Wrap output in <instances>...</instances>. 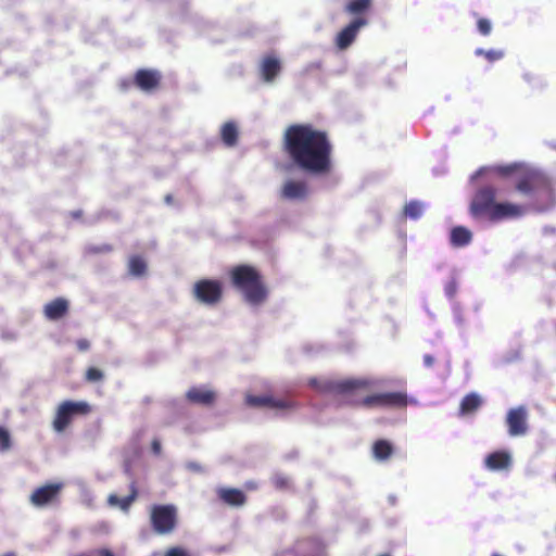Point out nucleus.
I'll return each mask as SVG.
<instances>
[{
    "instance_id": "nucleus-24",
    "label": "nucleus",
    "mask_w": 556,
    "mask_h": 556,
    "mask_svg": "<svg viewBox=\"0 0 556 556\" xmlns=\"http://www.w3.org/2000/svg\"><path fill=\"white\" fill-rule=\"evenodd\" d=\"M147 262L140 255H131L128 260V271L131 276L142 277L147 273Z\"/></svg>"
},
{
    "instance_id": "nucleus-20",
    "label": "nucleus",
    "mask_w": 556,
    "mask_h": 556,
    "mask_svg": "<svg viewBox=\"0 0 556 556\" xmlns=\"http://www.w3.org/2000/svg\"><path fill=\"white\" fill-rule=\"evenodd\" d=\"M138 497V490L136 483L132 482L130 484V493L129 495L119 498L116 494H110L108 497V504L110 506H118L123 511L127 513L131 506V504Z\"/></svg>"
},
{
    "instance_id": "nucleus-11",
    "label": "nucleus",
    "mask_w": 556,
    "mask_h": 556,
    "mask_svg": "<svg viewBox=\"0 0 556 556\" xmlns=\"http://www.w3.org/2000/svg\"><path fill=\"white\" fill-rule=\"evenodd\" d=\"M161 80V73L152 68H140L134 76L135 86L144 92H151L157 89Z\"/></svg>"
},
{
    "instance_id": "nucleus-4",
    "label": "nucleus",
    "mask_w": 556,
    "mask_h": 556,
    "mask_svg": "<svg viewBox=\"0 0 556 556\" xmlns=\"http://www.w3.org/2000/svg\"><path fill=\"white\" fill-rule=\"evenodd\" d=\"M515 189L528 201L530 211L544 212L556 203V195L551 179L541 170L523 168L516 180Z\"/></svg>"
},
{
    "instance_id": "nucleus-5",
    "label": "nucleus",
    "mask_w": 556,
    "mask_h": 556,
    "mask_svg": "<svg viewBox=\"0 0 556 556\" xmlns=\"http://www.w3.org/2000/svg\"><path fill=\"white\" fill-rule=\"evenodd\" d=\"M232 286L242 292L244 300L260 305L267 299V288L260 271L251 265H237L229 273Z\"/></svg>"
},
{
    "instance_id": "nucleus-19",
    "label": "nucleus",
    "mask_w": 556,
    "mask_h": 556,
    "mask_svg": "<svg viewBox=\"0 0 556 556\" xmlns=\"http://www.w3.org/2000/svg\"><path fill=\"white\" fill-rule=\"evenodd\" d=\"M484 463L490 470H503L510 466L511 458L507 452L497 451L489 454Z\"/></svg>"
},
{
    "instance_id": "nucleus-37",
    "label": "nucleus",
    "mask_w": 556,
    "mask_h": 556,
    "mask_svg": "<svg viewBox=\"0 0 556 556\" xmlns=\"http://www.w3.org/2000/svg\"><path fill=\"white\" fill-rule=\"evenodd\" d=\"M165 556H189V555L186 551H184L180 547H172L166 552Z\"/></svg>"
},
{
    "instance_id": "nucleus-40",
    "label": "nucleus",
    "mask_w": 556,
    "mask_h": 556,
    "mask_svg": "<svg viewBox=\"0 0 556 556\" xmlns=\"http://www.w3.org/2000/svg\"><path fill=\"white\" fill-rule=\"evenodd\" d=\"M93 556H114V554L108 548H100L93 552Z\"/></svg>"
},
{
    "instance_id": "nucleus-43",
    "label": "nucleus",
    "mask_w": 556,
    "mask_h": 556,
    "mask_svg": "<svg viewBox=\"0 0 556 556\" xmlns=\"http://www.w3.org/2000/svg\"><path fill=\"white\" fill-rule=\"evenodd\" d=\"M2 556H16V555L13 552H8V553H4Z\"/></svg>"
},
{
    "instance_id": "nucleus-8",
    "label": "nucleus",
    "mask_w": 556,
    "mask_h": 556,
    "mask_svg": "<svg viewBox=\"0 0 556 556\" xmlns=\"http://www.w3.org/2000/svg\"><path fill=\"white\" fill-rule=\"evenodd\" d=\"M91 410L90 406L86 402H62L55 413L53 419V429L56 432H63L78 415H87Z\"/></svg>"
},
{
    "instance_id": "nucleus-21",
    "label": "nucleus",
    "mask_w": 556,
    "mask_h": 556,
    "mask_svg": "<svg viewBox=\"0 0 556 556\" xmlns=\"http://www.w3.org/2000/svg\"><path fill=\"white\" fill-rule=\"evenodd\" d=\"M482 405V399L479 394L472 392L465 395L459 405V415L466 416L476 413Z\"/></svg>"
},
{
    "instance_id": "nucleus-26",
    "label": "nucleus",
    "mask_w": 556,
    "mask_h": 556,
    "mask_svg": "<svg viewBox=\"0 0 556 556\" xmlns=\"http://www.w3.org/2000/svg\"><path fill=\"white\" fill-rule=\"evenodd\" d=\"M372 0H349L345 4V12L352 15L366 13L371 7Z\"/></svg>"
},
{
    "instance_id": "nucleus-7",
    "label": "nucleus",
    "mask_w": 556,
    "mask_h": 556,
    "mask_svg": "<svg viewBox=\"0 0 556 556\" xmlns=\"http://www.w3.org/2000/svg\"><path fill=\"white\" fill-rule=\"evenodd\" d=\"M224 288L217 279H200L192 287L194 300L207 306H215L223 300Z\"/></svg>"
},
{
    "instance_id": "nucleus-31",
    "label": "nucleus",
    "mask_w": 556,
    "mask_h": 556,
    "mask_svg": "<svg viewBox=\"0 0 556 556\" xmlns=\"http://www.w3.org/2000/svg\"><path fill=\"white\" fill-rule=\"evenodd\" d=\"M522 169L523 167L518 164L502 165L495 168L496 173L500 174L501 176H509L514 173L519 174Z\"/></svg>"
},
{
    "instance_id": "nucleus-38",
    "label": "nucleus",
    "mask_w": 556,
    "mask_h": 556,
    "mask_svg": "<svg viewBox=\"0 0 556 556\" xmlns=\"http://www.w3.org/2000/svg\"><path fill=\"white\" fill-rule=\"evenodd\" d=\"M76 346L80 352H86L90 348V342L87 339H79L76 341Z\"/></svg>"
},
{
    "instance_id": "nucleus-27",
    "label": "nucleus",
    "mask_w": 556,
    "mask_h": 556,
    "mask_svg": "<svg viewBox=\"0 0 556 556\" xmlns=\"http://www.w3.org/2000/svg\"><path fill=\"white\" fill-rule=\"evenodd\" d=\"M424 212V204L417 200H412L405 204L403 213L406 217L417 219Z\"/></svg>"
},
{
    "instance_id": "nucleus-44",
    "label": "nucleus",
    "mask_w": 556,
    "mask_h": 556,
    "mask_svg": "<svg viewBox=\"0 0 556 556\" xmlns=\"http://www.w3.org/2000/svg\"><path fill=\"white\" fill-rule=\"evenodd\" d=\"M379 556H390V555H389V554H381V555H379Z\"/></svg>"
},
{
    "instance_id": "nucleus-16",
    "label": "nucleus",
    "mask_w": 556,
    "mask_h": 556,
    "mask_svg": "<svg viewBox=\"0 0 556 556\" xmlns=\"http://www.w3.org/2000/svg\"><path fill=\"white\" fill-rule=\"evenodd\" d=\"M186 397L189 402L201 405H212L215 402L216 394L214 391L193 387L188 390Z\"/></svg>"
},
{
    "instance_id": "nucleus-23",
    "label": "nucleus",
    "mask_w": 556,
    "mask_h": 556,
    "mask_svg": "<svg viewBox=\"0 0 556 556\" xmlns=\"http://www.w3.org/2000/svg\"><path fill=\"white\" fill-rule=\"evenodd\" d=\"M393 454V446L388 440H377L372 444V455L377 460L384 462Z\"/></svg>"
},
{
    "instance_id": "nucleus-28",
    "label": "nucleus",
    "mask_w": 556,
    "mask_h": 556,
    "mask_svg": "<svg viewBox=\"0 0 556 556\" xmlns=\"http://www.w3.org/2000/svg\"><path fill=\"white\" fill-rule=\"evenodd\" d=\"M475 54L484 56L489 62H496L504 56V52L502 50H484L482 48H478L475 51Z\"/></svg>"
},
{
    "instance_id": "nucleus-39",
    "label": "nucleus",
    "mask_w": 556,
    "mask_h": 556,
    "mask_svg": "<svg viewBox=\"0 0 556 556\" xmlns=\"http://www.w3.org/2000/svg\"><path fill=\"white\" fill-rule=\"evenodd\" d=\"M151 450H152V453L156 456L161 455L162 453V445H161V442L159 439H154L152 440L151 442Z\"/></svg>"
},
{
    "instance_id": "nucleus-25",
    "label": "nucleus",
    "mask_w": 556,
    "mask_h": 556,
    "mask_svg": "<svg viewBox=\"0 0 556 556\" xmlns=\"http://www.w3.org/2000/svg\"><path fill=\"white\" fill-rule=\"evenodd\" d=\"M220 135L223 142L228 147L235 146L238 141V129L232 122H227L223 125Z\"/></svg>"
},
{
    "instance_id": "nucleus-6",
    "label": "nucleus",
    "mask_w": 556,
    "mask_h": 556,
    "mask_svg": "<svg viewBox=\"0 0 556 556\" xmlns=\"http://www.w3.org/2000/svg\"><path fill=\"white\" fill-rule=\"evenodd\" d=\"M177 508L173 504H155L150 508V522L157 534H169L177 526Z\"/></svg>"
},
{
    "instance_id": "nucleus-10",
    "label": "nucleus",
    "mask_w": 556,
    "mask_h": 556,
    "mask_svg": "<svg viewBox=\"0 0 556 556\" xmlns=\"http://www.w3.org/2000/svg\"><path fill=\"white\" fill-rule=\"evenodd\" d=\"M368 24L367 17L363 14L356 15V17L349 23L337 36L336 43L340 49H346L355 40L358 30Z\"/></svg>"
},
{
    "instance_id": "nucleus-36",
    "label": "nucleus",
    "mask_w": 556,
    "mask_h": 556,
    "mask_svg": "<svg viewBox=\"0 0 556 556\" xmlns=\"http://www.w3.org/2000/svg\"><path fill=\"white\" fill-rule=\"evenodd\" d=\"M444 291H445V294L450 298V299H453L455 295H456V292H457V283L455 280H451L446 283L445 288H444Z\"/></svg>"
},
{
    "instance_id": "nucleus-41",
    "label": "nucleus",
    "mask_w": 556,
    "mask_h": 556,
    "mask_svg": "<svg viewBox=\"0 0 556 556\" xmlns=\"http://www.w3.org/2000/svg\"><path fill=\"white\" fill-rule=\"evenodd\" d=\"M422 359L426 367H432L434 365V357L430 354H425Z\"/></svg>"
},
{
    "instance_id": "nucleus-33",
    "label": "nucleus",
    "mask_w": 556,
    "mask_h": 556,
    "mask_svg": "<svg viewBox=\"0 0 556 556\" xmlns=\"http://www.w3.org/2000/svg\"><path fill=\"white\" fill-rule=\"evenodd\" d=\"M11 448V437L7 429L0 426V452Z\"/></svg>"
},
{
    "instance_id": "nucleus-29",
    "label": "nucleus",
    "mask_w": 556,
    "mask_h": 556,
    "mask_svg": "<svg viewBox=\"0 0 556 556\" xmlns=\"http://www.w3.org/2000/svg\"><path fill=\"white\" fill-rule=\"evenodd\" d=\"M315 553L317 556H325L326 545L318 538H308L304 541Z\"/></svg>"
},
{
    "instance_id": "nucleus-2",
    "label": "nucleus",
    "mask_w": 556,
    "mask_h": 556,
    "mask_svg": "<svg viewBox=\"0 0 556 556\" xmlns=\"http://www.w3.org/2000/svg\"><path fill=\"white\" fill-rule=\"evenodd\" d=\"M374 381L368 378H349L340 380H327L319 390L341 395L344 403L354 407L364 408H405L408 404V396L405 391L375 393L361 396L363 392L370 390Z\"/></svg>"
},
{
    "instance_id": "nucleus-35",
    "label": "nucleus",
    "mask_w": 556,
    "mask_h": 556,
    "mask_svg": "<svg viewBox=\"0 0 556 556\" xmlns=\"http://www.w3.org/2000/svg\"><path fill=\"white\" fill-rule=\"evenodd\" d=\"M113 250L111 244L89 245L86 248L88 254L109 253Z\"/></svg>"
},
{
    "instance_id": "nucleus-12",
    "label": "nucleus",
    "mask_w": 556,
    "mask_h": 556,
    "mask_svg": "<svg viewBox=\"0 0 556 556\" xmlns=\"http://www.w3.org/2000/svg\"><path fill=\"white\" fill-rule=\"evenodd\" d=\"M245 404L250 407H267V408H276V409H288L293 407V404L289 400L285 399H275L269 394L264 395H253L248 394L245 396Z\"/></svg>"
},
{
    "instance_id": "nucleus-18",
    "label": "nucleus",
    "mask_w": 556,
    "mask_h": 556,
    "mask_svg": "<svg viewBox=\"0 0 556 556\" xmlns=\"http://www.w3.org/2000/svg\"><path fill=\"white\" fill-rule=\"evenodd\" d=\"M43 312L50 320L60 319L68 312V302L63 298L54 299L45 305Z\"/></svg>"
},
{
    "instance_id": "nucleus-14",
    "label": "nucleus",
    "mask_w": 556,
    "mask_h": 556,
    "mask_svg": "<svg viewBox=\"0 0 556 556\" xmlns=\"http://www.w3.org/2000/svg\"><path fill=\"white\" fill-rule=\"evenodd\" d=\"M506 422L508 427V433L511 437L523 435L527 432V412L525 407L511 408L507 413Z\"/></svg>"
},
{
    "instance_id": "nucleus-42",
    "label": "nucleus",
    "mask_w": 556,
    "mask_h": 556,
    "mask_svg": "<svg viewBox=\"0 0 556 556\" xmlns=\"http://www.w3.org/2000/svg\"><path fill=\"white\" fill-rule=\"evenodd\" d=\"M164 201H165V203H166V204H168V205L173 204V203H174V197H173V194H166V195L164 197Z\"/></svg>"
},
{
    "instance_id": "nucleus-32",
    "label": "nucleus",
    "mask_w": 556,
    "mask_h": 556,
    "mask_svg": "<svg viewBox=\"0 0 556 556\" xmlns=\"http://www.w3.org/2000/svg\"><path fill=\"white\" fill-rule=\"evenodd\" d=\"M103 378H104V374L99 368L89 367L86 370L85 379L88 382H99V381L103 380Z\"/></svg>"
},
{
    "instance_id": "nucleus-22",
    "label": "nucleus",
    "mask_w": 556,
    "mask_h": 556,
    "mask_svg": "<svg viewBox=\"0 0 556 556\" xmlns=\"http://www.w3.org/2000/svg\"><path fill=\"white\" fill-rule=\"evenodd\" d=\"M450 240L453 247H466L471 242L472 233L464 226H456L451 230Z\"/></svg>"
},
{
    "instance_id": "nucleus-34",
    "label": "nucleus",
    "mask_w": 556,
    "mask_h": 556,
    "mask_svg": "<svg viewBox=\"0 0 556 556\" xmlns=\"http://www.w3.org/2000/svg\"><path fill=\"white\" fill-rule=\"evenodd\" d=\"M477 28L482 36H489L492 30V24L488 18L480 17L477 21Z\"/></svg>"
},
{
    "instance_id": "nucleus-17",
    "label": "nucleus",
    "mask_w": 556,
    "mask_h": 556,
    "mask_svg": "<svg viewBox=\"0 0 556 556\" xmlns=\"http://www.w3.org/2000/svg\"><path fill=\"white\" fill-rule=\"evenodd\" d=\"M218 497L229 506H242L247 502V495L243 491L236 488H222L218 490Z\"/></svg>"
},
{
    "instance_id": "nucleus-30",
    "label": "nucleus",
    "mask_w": 556,
    "mask_h": 556,
    "mask_svg": "<svg viewBox=\"0 0 556 556\" xmlns=\"http://www.w3.org/2000/svg\"><path fill=\"white\" fill-rule=\"evenodd\" d=\"M271 483L276 490L285 491L290 489L291 482L290 479L281 473H277L271 478Z\"/></svg>"
},
{
    "instance_id": "nucleus-1",
    "label": "nucleus",
    "mask_w": 556,
    "mask_h": 556,
    "mask_svg": "<svg viewBox=\"0 0 556 556\" xmlns=\"http://www.w3.org/2000/svg\"><path fill=\"white\" fill-rule=\"evenodd\" d=\"M283 151L291 163L311 175H326L332 169V143L327 131L311 124L290 125L283 134Z\"/></svg>"
},
{
    "instance_id": "nucleus-45",
    "label": "nucleus",
    "mask_w": 556,
    "mask_h": 556,
    "mask_svg": "<svg viewBox=\"0 0 556 556\" xmlns=\"http://www.w3.org/2000/svg\"><path fill=\"white\" fill-rule=\"evenodd\" d=\"M555 480H556V475H555Z\"/></svg>"
},
{
    "instance_id": "nucleus-15",
    "label": "nucleus",
    "mask_w": 556,
    "mask_h": 556,
    "mask_svg": "<svg viewBox=\"0 0 556 556\" xmlns=\"http://www.w3.org/2000/svg\"><path fill=\"white\" fill-rule=\"evenodd\" d=\"M280 71L281 63L277 58L273 55H266L262 60L260 72L264 81L271 83L280 73Z\"/></svg>"
},
{
    "instance_id": "nucleus-9",
    "label": "nucleus",
    "mask_w": 556,
    "mask_h": 556,
    "mask_svg": "<svg viewBox=\"0 0 556 556\" xmlns=\"http://www.w3.org/2000/svg\"><path fill=\"white\" fill-rule=\"evenodd\" d=\"M62 488L63 484L59 482L41 485L33 491L29 501L35 507L53 504L58 502Z\"/></svg>"
},
{
    "instance_id": "nucleus-13",
    "label": "nucleus",
    "mask_w": 556,
    "mask_h": 556,
    "mask_svg": "<svg viewBox=\"0 0 556 556\" xmlns=\"http://www.w3.org/2000/svg\"><path fill=\"white\" fill-rule=\"evenodd\" d=\"M308 193L309 188L304 180L288 179L280 189V198L289 201H303Z\"/></svg>"
},
{
    "instance_id": "nucleus-3",
    "label": "nucleus",
    "mask_w": 556,
    "mask_h": 556,
    "mask_svg": "<svg viewBox=\"0 0 556 556\" xmlns=\"http://www.w3.org/2000/svg\"><path fill=\"white\" fill-rule=\"evenodd\" d=\"M497 190L493 186L479 188L469 205L473 218H486L492 223L522 217L530 210L525 204L496 202Z\"/></svg>"
}]
</instances>
